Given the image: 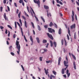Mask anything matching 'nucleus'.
Listing matches in <instances>:
<instances>
[{"label": "nucleus", "mask_w": 79, "mask_h": 79, "mask_svg": "<svg viewBox=\"0 0 79 79\" xmlns=\"http://www.w3.org/2000/svg\"><path fill=\"white\" fill-rule=\"evenodd\" d=\"M16 48H17L18 50V51H17V52L18 55H19L21 46H20V44H19V42L18 41V40H17L16 41Z\"/></svg>", "instance_id": "nucleus-1"}, {"label": "nucleus", "mask_w": 79, "mask_h": 79, "mask_svg": "<svg viewBox=\"0 0 79 79\" xmlns=\"http://www.w3.org/2000/svg\"><path fill=\"white\" fill-rule=\"evenodd\" d=\"M48 31L49 32H50V33H53V32H54V33H55V30L53 29H52V28H48Z\"/></svg>", "instance_id": "nucleus-2"}, {"label": "nucleus", "mask_w": 79, "mask_h": 79, "mask_svg": "<svg viewBox=\"0 0 79 79\" xmlns=\"http://www.w3.org/2000/svg\"><path fill=\"white\" fill-rule=\"evenodd\" d=\"M47 35L48 37H49L52 40H53V36L51 34H50L49 33H47Z\"/></svg>", "instance_id": "nucleus-3"}, {"label": "nucleus", "mask_w": 79, "mask_h": 79, "mask_svg": "<svg viewBox=\"0 0 79 79\" xmlns=\"http://www.w3.org/2000/svg\"><path fill=\"white\" fill-rule=\"evenodd\" d=\"M34 2L35 3H37V4H38L39 7H40V1H39V0H38V1L34 0Z\"/></svg>", "instance_id": "nucleus-4"}, {"label": "nucleus", "mask_w": 79, "mask_h": 79, "mask_svg": "<svg viewBox=\"0 0 79 79\" xmlns=\"http://www.w3.org/2000/svg\"><path fill=\"white\" fill-rule=\"evenodd\" d=\"M72 14L73 15H72V21H74V12L73 10H72Z\"/></svg>", "instance_id": "nucleus-5"}, {"label": "nucleus", "mask_w": 79, "mask_h": 79, "mask_svg": "<svg viewBox=\"0 0 79 79\" xmlns=\"http://www.w3.org/2000/svg\"><path fill=\"white\" fill-rule=\"evenodd\" d=\"M65 63H66V62H65V61H64V66H66V68H65L64 69V70H66V69H67V68H68V66H69V65L68 64H65Z\"/></svg>", "instance_id": "nucleus-6"}, {"label": "nucleus", "mask_w": 79, "mask_h": 79, "mask_svg": "<svg viewBox=\"0 0 79 79\" xmlns=\"http://www.w3.org/2000/svg\"><path fill=\"white\" fill-rule=\"evenodd\" d=\"M66 59L67 60L66 62V61L64 60V61L65 62V64H68V58H67V56H66Z\"/></svg>", "instance_id": "nucleus-7"}, {"label": "nucleus", "mask_w": 79, "mask_h": 79, "mask_svg": "<svg viewBox=\"0 0 79 79\" xmlns=\"http://www.w3.org/2000/svg\"><path fill=\"white\" fill-rule=\"evenodd\" d=\"M69 70H67L66 71V74L67 75V77H69V76H70V73H69Z\"/></svg>", "instance_id": "nucleus-8"}, {"label": "nucleus", "mask_w": 79, "mask_h": 79, "mask_svg": "<svg viewBox=\"0 0 79 79\" xmlns=\"http://www.w3.org/2000/svg\"><path fill=\"white\" fill-rule=\"evenodd\" d=\"M61 60V57H60L59 58L58 61V65H60V61Z\"/></svg>", "instance_id": "nucleus-9"}, {"label": "nucleus", "mask_w": 79, "mask_h": 79, "mask_svg": "<svg viewBox=\"0 0 79 79\" xmlns=\"http://www.w3.org/2000/svg\"><path fill=\"white\" fill-rule=\"evenodd\" d=\"M75 26H76V25L75 24H73V25H72V26H70V28L71 29H73H73H75Z\"/></svg>", "instance_id": "nucleus-10"}, {"label": "nucleus", "mask_w": 79, "mask_h": 79, "mask_svg": "<svg viewBox=\"0 0 79 79\" xmlns=\"http://www.w3.org/2000/svg\"><path fill=\"white\" fill-rule=\"evenodd\" d=\"M44 70L45 71L46 75H47V74L48 73V69H47V70H46V69L45 68L44 69Z\"/></svg>", "instance_id": "nucleus-11"}, {"label": "nucleus", "mask_w": 79, "mask_h": 79, "mask_svg": "<svg viewBox=\"0 0 79 79\" xmlns=\"http://www.w3.org/2000/svg\"><path fill=\"white\" fill-rule=\"evenodd\" d=\"M30 39L31 41L32 42V43L31 44V45H33V39H32V36H30Z\"/></svg>", "instance_id": "nucleus-12"}, {"label": "nucleus", "mask_w": 79, "mask_h": 79, "mask_svg": "<svg viewBox=\"0 0 79 79\" xmlns=\"http://www.w3.org/2000/svg\"><path fill=\"white\" fill-rule=\"evenodd\" d=\"M73 68L74 69H76V63H75V61L73 62Z\"/></svg>", "instance_id": "nucleus-13"}, {"label": "nucleus", "mask_w": 79, "mask_h": 79, "mask_svg": "<svg viewBox=\"0 0 79 79\" xmlns=\"http://www.w3.org/2000/svg\"><path fill=\"white\" fill-rule=\"evenodd\" d=\"M44 8L46 10H48V9H49V7L47 6H46L45 5H44Z\"/></svg>", "instance_id": "nucleus-14"}, {"label": "nucleus", "mask_w": 79, "mask_h": 79, "mask_svg": "<svg viewBox=\"0 0 79 79\" xmlns=\"http://www.w3.org/2000/svg\"><path fill=\"white\" fill-rule=\"evenodd\" d=\"M43 50H44V52H43L42 53V54H44L45 53V52H46L47 51V49L45 48V49H44Z\"/></svg>", "instance_id": "nucleus-15"}, {"label": "nucleus", "mask_w": 79, "mask_h": 79, "mask_svg": "<svg viewBox=\"0 0 79 79\" xmlns=\"http://www.w3.org/2000/svg\"><path fill=\"white\" fill-rule=\"evenodd\" d=\"M54 26V25L53 24V23L52 22H50L49 24V26L50 27H52V26Z\"/></svg>", "instance_id": "nucleus-16"}, {"label": "nucleus", "mask_w": 79, "mask_h": 79, "mask_svg": "<svg viewBox=\"0 0 79 79\" xmlns=\"http://www.w3.org/2000/svg\"><path fill=\"white\" fill-rule=\"evenodd\" d=\"M24 24L25 27H26V28H27V23L26 22V20L24 21Z\"/></svg>", "instance_id": "nucleus-17"}, {"label": "nucleus", "mask_w": 79, "mask_h": 79, "mask_svg": "<svg viewBox=\"0 0 79 79\" xmlns=\"http://www.w3.org/2000/svg\"><path fill=\"white\" fill-rule=\"evenodd\" d=\"M36 39L38 43V44H40V40H39V38L38 37H36Z\"/></svg>", "instance_id": "nucleus-18"}, {"label": "nucleus", "mask_w": 79, "mask_h": 79, "mask_svg": "<svg viewBox=\"0 0 79 79\" xmlns=\"http://www.w3.org/2000/svg\"><path fill=\"white\" fill-rule=\"evenodd\" d=\"M52 77L53 78H55V77L54 76H53L52 75H51L50 76V79H52Z\"/></svg>", "instance_id": "nucleus-19"}, {"label": "nucleus", "mask_w": 79, "mask_h": 79, "mask_svg": "<svg viewBox=\"0 0 79 79\" xmlns=\"http://www.w3.org/2000/svg\"><path fill=\"white\" fill-rule=\"evenodd\" d=\"M61 73L62 74H64V69H62Z\"/></svg>", "instance_id": "nucleus-20"}, {"label": "nucleus", "mask_w": 79, "mask_h": 79, "mask_svg": "<svg viewBox=\"0 0 79 79\" xmlns=\"http://www.w3.org/2000/svg\"><path fill=\"white\" fill-rule=\"evenodd\" d=\"M59 34H61V28H60L58 32Z\"/></svg>", "instance_id": "nucleus-21"}, {"label": "nucleus", "mask_w": 79, "mask_h": 79, "mask_svg": "<svg viewBox=\"0 0 79 79\" xmlns=\"http://www.w3.org/2000/svg\"><path fill=\"white\" fill-rule=\"evenodd\" d=\"M53 44L54 45L55 47H56V42L55 41L54 42Z\"/></svg>", "instance_id": "nucleus-22"}, {"label": "nucleus", "mask_w": 79, "mask_h": 79, "mask_svg": "<svg viewBox=\"0 0 79 79\" xmlns=\"http://www.w3.org/2000/svg\"><path fill=\"white\" fill-rule=\"evenodd\" d=\"M4 17L5 20H6V13H5L4 15Z\"/></svg>", "instance_id": "nucleus-23"}, {"label": "nucleus", "mask_w": 79, "mask_h": 79, "mask_svg": "<svg viewBox=\"0 0 79 79\" xmlns=\"http://www.w3.org/2000/svg\"><path fill=\"white\" fill-rule=\"evenodd\" d=\"M50 42L51 44V47H53V42L52 40L50 41Z\"/></svg>", "instance_id": "nucleus-24"}, {"label": "nucleus", "mask_w": 79, "mask_h": 79, "mask_svg": "<svg viewBox=\"0 0 79 79\" xmlns=\"http://www.w3.org/2000/svg\"><path fill=\"white\" fill-rule=\"evenodd\" d=\"M21 30L22 33V36H24V35H23V28H21Z\"/></svg>", "instance_id": "nucleus-25"}, {"label": "nucleus", "mask_w": 79, "mask_h": 79, "mask_svg": "<svg viewBox=\"0 0 79 79\" xmlns=\"http://www.w3.org/2000/svg\"><path fill=\"white\" fill-rule=\"evenodd\" d=\"M38 29L39 31L41 30V28H40V27L39 25H38Z\"/></svg>", "instance_id": "nucleus-26"}, {"label": "nucleus", "mask_w": 79, "mask_h": 79, "mask_svg": "<svg viewBox=\"0 0 79 79\" xmlns=\"http://www.w3.org/2000/svg\"><path fill=\"white\" fill-rule=\"evenodd\" d=\"M72 56H73V58L74 59V60H76V57L74 55H73V54H72Z\"/></svg>", "instance_id": "nucleus-27"}, {"label": "nucleus", "mask_w": 79, "mask_h": 79, "mask_svg": "<svg viewBox=\"0 0 79 79\" xmlns=\"http://www.w3.org/2000/svg\"><path fill=\"white\" fill-rule=\"evenodd\" d=\"M47 41L46 40H44L43 41V43L45 44V43H47Z\"/></svg>", "instance_id": "nucleus-28"}, {"label": "nucleus", "mask_w": 79, "mask_h": 79, "mask_svg": "<svg viewBox=\"0 0 79 79\" xmlns=\"http://www.w3.org/2000/svg\"><path fill=\"white\" fill-rule=\"evenodd\" d=\"M52 73L54 75H56V72L55 71H53Z\"/></svg>", "instance_id": "nucleus-29"}, {"label": "nucleus", "mask_w": 79, "mask_h": 79, "mask_svg": "<svg viewBox=\"0 0 79 79\" xmlns=\"http://www.w3.org/2000/svg\"><path fill=\"white\" fill-rule=\"evenodd\" d=\"M41 18L42 19V20H43L44 23H45V20L44 19V18H43L42 17H41Z\"/></svg>", "instance_id": "nucleus-30"}, {"label": "nucleus", "mask_w": 79, "mask_h": 79, "mask_svg": "<svg viewBox=\"0 0 79 79\" xmlns=\"http://www.w3.org/2000/svg\"><path fill=\"white\" fill-rule=\"evenodd\" d=\"M54 26L55 27H56V28H58V27H57V25H56V23H54Z\"/></svg>", "instance_id": "nucleus-31"}, {"label": "nucleus", "mask_w": 79, "mask_h": 79, "mask_svg": "<svg viewBox=\"0 0 79 79\" xmlns=\"http://www.w3.org/2000/svg\"><path fill=\"white\" fill-rule=\"evenodd\" d=\"M46 63H50V62H52V61L51 60H49L48 61H46Z\"/></svg>", "instance_id": "nucleus-32"}, {"label": "nucleus", "mask_w": 79, "mask_h": 79, "mask_svg": "<svg viewBox=\"0 0 79 79\" xmlns=\"http://www.w3.org/2000/svg\"><path fill=\"white\" fill-rule=\"evenodd\" d=\"M31 24L32 25V26L33 28H35V27L34 26V23H33V22H31Z\"/></svg>", "instance_id": "nucleus-33"}, {"label": "nucleus", "mask_w": 79, "mask_h": 79, "mask_svg": "<svg viewBox=\"0 0 79 79\" xmlns=\"http://www.w3.org/2000/svg\"><path fill=\"white\" fill-rule=\"evenodd\" d=\"M24 37L26 42H27V39H26V36H25V35H24Z\"/></svg>", "instance_id": "nucleus-34"}, {"label": "nucleus", "mask_w": 79, "mask_h": 79, "mask_svg": "<svg viewBox=\"0 0 79 79\" xmlns=\"http://www.w3.org/2000/svg\"><path fill=\"white\" fill-rule=\"evenodd\" d=\"M7 27H9V28H10V29H12V27H11L10 25H8Z\"/></svg>", "instance_id": "nucleus-35"}, {"label": "nucleus", "mask_w": 79, "mask_h": 79, "mask_svg": "<svg viewBox=\"0 0 79 79\" xmlns=\"http://www.w3.org/2000/svg\"><path fill=\"white\" fill-rule=\"evenodd\" d=\"M17 24H18V26H19V27L20 28V29H21V28H22V27H21V25H20V24L18 22H17Z\"/></svg>", "instance_id": "nucleus-36"}, {"label": "nucleus", "mask_w": 79, "mask_h": 79, "mask_svg": "<svg viewBox=\"0 0 79 79\" xmlns=\"http://www.w3.org/2000/svg\"><path fill=\"white\" fill-rule=\"evenodd\" d=\"M21 67L22 68L23 71H24V68L23 66V65H21Z\"/></svg>", "instance_id": "nucleus-37"}, {"label": "nucleus", "mask_w": 79, "mask_h": 79, "mask_svg": "<svg viewBox=\"0 0 79 79\" xmlns=\"http://www.w3.org/2000/svg\"><path fill=\"white\" fill-rule=\"evenodd\" d=\"M20 15H21V11H20L18 15V16L19 18H20Z\"/></svg>", "instance_id": "nucleus-38"}, {"label": "nucleus", "mask_w": 79, "mask_h": 79, "mask_svg": "<svg viewBox=\"0 0 79 79\" xmlns=\"http://www.w3.org/2000/svg\"><path fill=\"white\" fill-rule=\"evenodd\" d=\"M74 38L75 39H76V33H74Z\"/></svg>", "instance_id": "nucleus-39"}, {"label": "nucleus", "mask_w": 79, "mask_h": 79, "mask_svg": "<svg viewBox=\"0 0 79 79\" xmlns=\"http://www.w3.org/2000/svg\"><path fill=\"white\" fill-rule=\"evenodd\" d=\"M0 10H1V12H2L3 11V7L1 6L0 7Z\"/></svg>", "instance_id": "nucleus-40"}, {"label": "nucleus", "mask_w": 79, "mask_h": 79, "mask_svg": "<svg viewBox=\"0 0 79 79\" xmlns=\"http://www.w3.org/2000/svg\"><path fill=\"white\" fill-rule=\"evenodd\" d=\"M23 2V0H20L19 1V2L20 3H22Z\"/></svg>", "instance_id": "nucleus-41"}, {"label": "nucleus", "mask_w": 79, "mask_h": 79, "mask_svg": "<svg viewBox=\"0 0 79 79\" xmlns=\"http://www.w3.org/2000/svg\"><path fill=\"white\" fill-rule=\"evenodd\" d=\"M44 27L45 28V29H47V28H48V25H44Z\"/></svg>", "instance_id": "nucleus-42"}, {"label": "nucleus", "mask_w": 79, "mask_h": 79, "mask_svg": "<svg viewBox=\"0 0 79 79\" xmlns=\"http://www.w3.org/2000/svg\"><path fill=\"white\" fill-rule=\"evenodd\" d=\"M10 54L12 55V56H15V53L12 52H10Z\"/></svg>", "instance_id": "nucleus-43"}, {"label": "nucleus", "mask_w": 79, "mask_h": 79, "mask_svg": "<svg viewBox=\"0 0 79 79\" xmlns=\"http://www.w3.org/2000/svg\"><path fill=\"white\" fill-rule=\"evenodd\" d=\"M35 17L36 19V21H37V22L39 21V19H38V18H37L36 16H35Z\"/></svg>", "instance_id": "nucleus-44"}, {"label": "nucleus", "mask_w": 79, "mask_h": 79, "mask_svg": "<svg viewBox=\"0 0 79 79\" xmlns=\"http://www.w3.org/2000/svg\"><path fill=\"white\" fill-rule=\"evenodd\" d=\"M68 34H70V30L69 27L68 28Z\"/></svg>", "instance_id": "nucleus-45"}, {"label": "nucleus", "mask_w": 79, "mask_h": 79, "mask_svg": "<svg viewBox=\"0 0 79 79\" xmlns=\"http://www.w3.org/2000/svg\"><path fill=\"white\" fill-rule=\"evenodd\" d=\"M24 13L26 15V16H28V17H29V15H27V13H26V12H24Z\"/></svg>", "instance_id": "nucleus-46"}, {"label": "nucleus", "mask_w": 79, "mask_h": 79, "mask_svg": "<svg viewBox=\"0 0 79 79\" xmlns=\"http://www.w3.org/2000/svg\"><path fill=\"white\" fill-rule=\"evenodd\" d=\"M42 58H43V57H40V60L41 61H42Z\"/></svg>", "instance_id": "nucleus-47"}, {"label": "nucleus", "mask_w": 79, "mask_h": 79, "mask_svg": "<svg viewBox=\"0 0 79 79\" xmlns=\"http://www.w3.org/2000/svg\"><path fill=\"white\" fill-rule=\"evenodd\" d=\"M14 5L15 6V7H18V6L17 5V4H16V2L14 3Z\"/></svg>", "instance_id": "nucleus-48"}, {"label": "nucleus", "mask_w": 79, "mask_h": 79, "mask_svg": "<svg viewBox=\"0 0 79 79\" xmlns=\"http://www.w3.org/2000/svg\"><path fill=\"white\" fill-rule=\"evenodd\" d=\"M9 48L10 50H11V49H12V46H10L9 47Z\"/></svg>", "instance_id": "nucleus-49"}, {"label": "nucleus", "mask_w": 79, "mask_h": 79, "mask_svg": "<svg viewBox=\"0 0 79 79\" xmlns=\"http://www.w3.org/2000/svg\"><path fill=\"white\" fill-rule=\"evenodd\" d=\"M7 9H8V11H10V7H9V6H7Z\"/></svg>", "instance_id": "nucleus-50"}, {"label": "nucleus", "mask_w": 79, "mask_h": 79, "mask_svg": "<svg viewBox=\"0 0 79 79\" xmlns=\"http://www.w3.org/2000/svg\"><path fill=\"white\" fill-rule=\"evenodd\" d=\"M67 35L68 40H69V35H68V34H67Z\"/></svg>", "instance_id": "nucleus-51"}, {"label": "nucleus", "mask_w": 79, "mask_h": 79, "mask_svg": "<svg viewBox=\"0 0 79 79\" xmlns=\"http://www.w3.org/2000/svg\"><path fill=\"white\" fill-rule=\"evenodd\" d=\"M19 21L21 25L22 24V22L21 21V19H19Z\"/></svg>", "instance_id": "nucleus-52"}, {"label": "nucleus", "mask_w": 79, "mask_h": 79, "mask_svg": "<svg viewBox=\"0 0 79 79\" xmlns=\"http://www.w3.org/2000/svg\"><path fill=\"white\" fill-rule=\"evenodd\" d=\"M5 33L6 34H8V31L6 29Z\"/></svg>", "instance_id": "nucleus-53"}, {"label": "nucleus", "mask_w": 79, "mask_h": 79, "mask_svg": "<svg viewBox=\"0 0 79 79\" xmlns=\"http://www.w3.org/2000/svg\"><path fill=\"white\" fill-rule=\"evenodd\" d=\"M0 29H3V28H4V27L3 26H0Z\"/></svg>", "instance_id": "nucleus-54"}, {"label": "nucleus", "mask_w": 79, "mask_h": 79, "mask_svg": "<svg viewBox=\"0 0 79 79\" xmlns=\"http://www.w3.org/2000/svg\"><path fill=\"white\" fill-rule=\"evenodd\" d=\"M13 38L14 39H15L16 38V34H14L13 35Z\"/></svg>", "instance_id": "nucleus-55"}, {"label": "nucleus", "mask_w": 79, "mask_h": 79, "mask_svg": "<svg viewBox=\"0 0 79 79\" xmlns=\"http://www.w3.org/2000/svg\"><path fill=\"white\" fill-rule=\"evenodd\" d=\"M47 15L48 17H49V14H48V10H47Z\"/></svg>", "instance_id": "nucleus-56"}, {"label": "nucleus", "mask_w": 79, "mask_h": 79, "mask_svg": "<svg viewBox=\"0 0 79 79\" xmlns=\"http://www.w3.org/2000/svg\"><path fill=\"white\" fill-rule=\"evenodd\" d=\"M16 13H17V14H18L19 13V10L18 9H17V11L16 12Z\"/></svg>", "instance_id": "nucleus-57"}, {"label": "nucleus", "mask_w": 79, "mask_h": 79, "mask_svg": "<svg viewBox=\"0 0 79 79\" xmlns=\"http://www.w3.org/2000/svg\"><path fill=\"white\" fill-rule=\"evenodd\" d=\"M63 40L62 39V40H61V44H62V45H63Z\"/></svg>", "instance_id": "nucleus-58"}, {"label": "nucleus", "mask_w": 79, "mask_h": 79, "mask_svg": "<svg viewBox=\"0 0 79 79\" xmlns=\"http://www.w3.org/2000/svg\"><path fill=\"white\" fill-rule=\"evenodd\" d=\"M59 3L60 5H63V3L61 2L60 1L59 2Z\"/></svg>", "instance_id": "nucleus-59"}, {"label": "nucleus", "mask_w": 79, "mask_h": 79, "mask_svg": "<svg viewBox=\"0 0 79 79\" xmlns=\"http://www.w3.org/2000/svg\"><path fill=\"white\" fill-rule=\"evenodd\" d=\"M49 17H50H50H51V16H52V15H51V13H49Z\"/></svg>", "instance_id": "nucleus-60"}, {"label": "nucleus", "mask_w": 79, "mask_h": 79, "mask_svg": "<svg viewBox=\"0 0 79 79\" xmlns=\"http://www.w3.org/2000/svg\"><path fill=\"white\" fill-rule=\"evenodd\" d=\"M22 17L23 18V19H25V20L26 18L25 17H24V16H22Z\"/></svg>", "instance_id": "nucleus-61"}, {"label": "nucleus", "mask_w": 79, "mask_h": 79, "mask_svg": "<svg viewBox=\"0 0 79 79\" xmlns=\"http://www.w3.org/2000/svg\"><path fill=\"white\" fill-rule=\"evenodd\" d=\"M15 28H16V22H15Z\"/></svg>", "instance_id": "nucleus-62"}, {"label": "nucleus", "mask_w": 79, "mask_h": 79, "mask_svg": "<svg viewBox=\"0 0 79 79\" xmlns=\"http://www.w3.org/2000/svg\"><path fill=\"white\" fill-rule=\"evenodd\" d=\"M3 3L5 4L6 3V0H3Z\"/></svg>", "instance_id": "nucleus-63"}, {"label": "nucleus", "mask_w": 79, "mask_h": 79, "mask_svg": "<svg viewBox=\"0 0 79 79\" xmlns=\"http://www.w3.org/2000/svg\"><path fill=\"white\" fill-rule=\"evenodd\" d=\"M76 2L77 4V5L78 6H79V2H77V1H76Z\"/></svg>", "instance_id": "nucleus-64"}]
</instances>
